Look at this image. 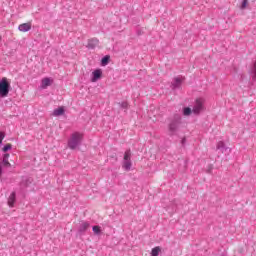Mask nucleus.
Returning <instances> with one entry per match:
<instances>
[{"instance_id": "f257e3e1", "label": "nucleus", "mask_w": 256, "mask_h": 256, "mask_svg": "<svg viewBox=\"0 0 256 256\" xmlns=\"http://www.w3.org/2000/svg\"><path fill=\"white\" fill-rule=\"evenodd\" d=\"M83 143V134L80 132H74L71 134L70 138L68 139V147L72 151H75L79 145Z\"/></svg>"}, {"instance_id": "f03ea898", "label": "nucleus", "mask_w": 256, "mask_h": 256, "mask_svg": "<svg viewBox=\"0 0 256 256\" xmlns=\"http://www.w3.org/2000/svg\"><path fill=\"white\" fill-rule=\"evenodd\" d=\"M181 125V115L175 114L172 119H170V122L168 124V131L170 137H173L175 133L179 130V127Z\"/></svg>"}, {"instance_id": "7ed1b4c3", "label": "nucleus", "mask_w": 256, "mask_h": 256, "mask_svg": "<svg viewBox=\"0 0 256 256\" xmlns=\"http://www.w3.org/2000/svg\"><path fill=\"white\" fill-rule=\"evenodd\" d=\"M11 89V83L7 80L6 77L2 78L0 81V97H7Z\"/></svg>"}, {"instance_id": "20e7f679", "label": "nucleus", "mask_w": 256, "mask_h": 256, "mask_svg": "<svg viewBox=\"0 0 256 256\" xmlns=\"http://www.w3.org/2000/svg\"><path fill=\"white\" fill-rule=\"evenodd\" d=\"M204 109H205V99L197 98L194 102L192 113H194V115H199L201 111H203Z\"/></svg>"}, {"instance_id": "39448f33", "label": "nucleus", "mask_w": 256, "mask_h": 256, "mask_svg": "<svg viewBox=\"0 0 256 256\" xmlns=\"http://www.w3.org/2000/svg\"><path fill=\"white\" fill-rule=\"evenodd\" d=\"M133 163L131 162V149H128L125 151L124 153V160H123V169H125V171H131V167H132Z\"/></svg>"}, {"instance_id": "423d86ee", "label": "nucleus", "mask_w": 256, "mask_h": 256, "mask_svg": "<svg viewBox=\"0 0 256 256\" xmlns=\"http://www.w3.org/2000/svg\"><path fill=\"white\" fill-rule=\"evenodd\" d=\"M185 81V77L178 76L175 77L171 83V89L172 91H175L177 89H181V85H183V82Z\"/></svg>"}, {"instance_id": "0eeeda50", "label": "nucleus", "mask_w": 256, "mask_h": 256, "mask_svg": "<svg viewBox=\"0 0 256 256\" xmlns=\"http://www.w3.org/2000/svg\"><path fill=\"white\" fill-rule=\"evenodd\" d=\"M91 227V224L87 221H82L78 227V234L79 235H85L87 233V229Z\"/></svg>"}, {"instance_id": "6e6552de", "label": "nucleus", "mask_w": 256, "mask_h": 256, "mask_svg": "<svg viewBox=\"0 0 256 256\" xmlns=\"http://www.w3.org/2000/svg\"><path fill=\"white\" fill-rule=\"evenodd\" d=\"M15 201H17V193L12 192L10 196L8 197V205L9 207L13 208L15 207Z\"/></svg>"}, {"instance_id": "1a4fd4ad", "label": "nucleus", "mask_w": 256, "mask_h": 256, "mask_svg": "<svg viewBox=\"0 0 256 256\" xmlns=\"http://www.w3.org/2000/svg\"><path fill=\"white\" fill-rule=\"evenodd\" d=\"M18 29L22 33H27V31H31V22L20 24L18 26Z\"/></svg>"}, {"instance_id": "9d476101", "label": "nucleus", "mask_w": 256, "mask_h": 256, "mask_svg": "<svg viewBox=\"0 0 256 256\" xmlns=\"http://www.w3.org/2000/svg\"><path fill=\"white\" fill-rule=\"evenodd\" d=\"M99 45V39L97 38H92L88 40L87 48L88 49H95Z\"/></svg>"}, {"instance_id": "9b49d317", "label": "nucleus", "mask_w": 256, "mask_h": 256, "mask_svg": "<svg viewBox=\"0 0 256 256\" xmlns=\"http://www.w3.org/2000/svg\"><path fill=\"white\" fill-rule=\"evenodd\" d=\"M92 75V83H95L96 81H99V79H101V75H103V72L101 71V69H97L92 73Z\"/></svg>"}, {"instance_id": "f8f14e48", "label": "nucleus", "mask_w": 256, "mask_h": 256, "mask_svg": "<svg viewBox=\"0 0 256 256\" xmlns=\"http://www.w3.org/2000/svg\"><path fill=\"white\" fill-rule=\"evenodd\" d=\"M52 83H53V80H51V78H44L41 81V88L47 89L48 87H51Z\"/></svg>"}, {"instance_id": "ddd939ff", "label": "nucleus", "mask_w": 256, "mask_h": 256, "mask_svg": "<svg viewBox=\"0 0 256 256\" xmlns=\"http://www.w3.org/2000/svg\"><path fill=\"white\" fill-rule=\"evenodd\" d=\"M29 185H31V179H29V178L22 179V181L20 182L21 191H23L24 189H27V187H29Z\"/></svg>"}, {"instance_id": "4468645a", "label": "nucleus", "mask_w": 256, "mask_h": 256, "mask_svg": "<svg viewBox=\"0 0 256 256\" xmlns=\"http://www.w3.org/2000/svg\"><path fill=\"white\" fill-rule=\"evenodd\" d=\"M54 117H61V115H65V108L59 107L53 111Z\"/></svg>"}, {"instance_id": "2eb2a0df", "label": "nucleus", "mask_w": 256, "mask_h": 256, "mask_svg": "<svg viewBox=\"0 0 256 256\" xmlns=\"http://www.w3.org/2000/svg\"><path fill=\"white\" fill-rule=\"evenodd\" d=\"M216 149L222 151V153H225V151H227V148L225 147V142L219 141L217 143Z\"/></svg>"}, {"instance_id": "dca6fc26", "label": "nucleus", "mask_w": 256, "mask_h": 256, "mask_svg": "<svg viewBox=\"0 0 256 256\" xmlns=\"http://www.w3.org/2000/svg\"><path fill=\"white\" fill-rule=\"evenodd\" d=\"M110 59H111V56H109V55L104 56L101 60L102 67L109 65Z\"/></svg>"}, {"instance_id": "f3484780", "label": "nucleus", "mask_w": 256, "mask_h": 256, "mask_svg": "<svg viewBox=\"0 0 256 256\" xmlns=\"http://www.w3.org/2000/svg\"><path fill=\"white\" fill-rule=\"evenodd\" d=\"M193 113V109H191L190 107H185L183 109V115H185V117H189V115H191Z\"/></svg>"}, {"instance_id": "a211bd4d", "label": "nucleus", "mask_w": 256, "mask_h": 256, "mask_svg": "<svg viewBox=\"0 0 256 256\" xmlns=\"http://www.w3.org/2000/svg\"><path fill=\"white\" fill-rule=\"evenodd\" d=\"M159 253H161V248L155 247L152 249L151 256H159Z\"/></svg>"}, {"instance_id": "6ab92c4d", "label": "nucleus", "mask_w": 256, "mask_h": 256, "mask_svg": "<svg viewBox=\"0 0 256 256\" xmlns=\"http://www.w3.org/2000/svg\"><path fill=\"white\" fill-rule=\"evenodd\" d=\"M92 230L94 231L95 235H101V227L100 226H93Z\"/></svg>"}, {"instance_id": "aec40b11", "label": "nucleus", "mask_w": 256, "mask_h": 256, "mask_svg": "<svg viewBox=\"0 0 256 256\" xmlns=\"http://www.w3.org/2000/svg\"><path fill=\"white\" fill-rule=\"evenodd\" d=\"M12 147H13V145H11V144H6V145L2 148V151H3L4 153H7V151H11Z\"/></svg>"}, {"instance_id": "412c9836", "label": "nucleus", "mask_w": 256, "mask_h": 256, "mask_svg": "<svg viewBox=\"0 0 256 256\" xmlns=\"http://www.w3.org/2000/svg\"><path fill=\"white\" fill-rule=\"evenodd\" d=\"M2 165L4 167H11V163H9V160H2Z\"/></svg>"}, {"instance_id": "4be33fe9", "label": "nucleus", "mask_w": 256, "mask_h": 256, "mask_svg": "<svg viewBox=\"0 0 256 256\" xmlns=\"http://www.w3.org/2000/svg\"><path fill=\"white\" fill-rule=\"evenodd\" d=\"M120 105H121L122 109H128V107H129V103H127V102H122Z\"/></svg>"}, {"instance_id": "5701e85b", "label": "nucleus", "mask_w": 256, "mask_h": 256, "mask_svg": "<svg viewBox=\"0 0 256 256\" xmlns=\"http://www.w3.org/2000/svg\"><path fill=\"white\" fill-rule=\"evenodd\" d=\"M3 139H5V132H0V145L3 143Z\"/></svg>"}, {"instance_id": "b1692460", "label": "nucleus", "mask_w": 256, "mask_h": 256, "mask_svg": "<svg viewBox=\"0 0 256 256\" xmlns=\"http://www.w3.org/2000/svg\"><path fill=\"white\" fill-rule=\"evenodd\" d=\"M247 2H248V0H243L241 9H245V7H247Z\"/></svg>"}, {"instance_id": "393cba45", "label": "nucleus", "mask_w": 256, "mask_h": 256, "mask_svg": "<svg viewBox=\"0 0 256 256\" xmlns=\"http://www.w3.org/2000/svg\"><path fill=\"white\" fill-rule=\"evenodd\" d=\"M3 160L9 161V153L3 155Z\"/></svg>"}, {"instance_id": "a878e982", "label": "nucleus", "mask_w": 256, "mask_h": 256, "mask_svg": "<svg viewBox=\"0 0 256 256\" xmlns=\"http://www.w3.org/2000/svg\"><path fill=\"white\" fill-rule=\"evenodd\" d=\"M211 171H213V165H210L208 170H207V173H211Z\"/></svg>"}, {"instance_id": "bb28decb", "label": "nucleus", "mask_w": 256, "mask_h": 256, "mask_svg": "<svg viewBox=\"0 0 256 256\" xmlns=\"http://www.w3.org/2000/svg\"><path fill=\"white\" fill-rule=\"evenodd\" d=\"M1 175H3V167L1 166V163H0V179H1Z\"/></svg>"}, {"instance_id": "cd10ccee", "label": "nucleus", "mask_w": 256, "mask_h": 256, "mask_svg": "<svg viewBox=\"0 0 256 256\" xmlns=\"http://www.w3.org/2000/svg\"><path fill=\"white\" fill-rule=\"evenodd\" d=\"M185 143V138L184 139H182V145Z\"/></svg>"}, {"instance_id": "c85d7f7f", "label": "nucleus", "mask_w": 256, "mask_h": 256, "mask_svg": "<svg viewBox=\"0 0 256 256\" xmlns=\"http://www.w3.org/2000/svg\"><path fill=\"white\" fill-rule=\"evenodd\" d=\"M2 37L0 36V41H1Z\"/></svg>"}]
</instances>
